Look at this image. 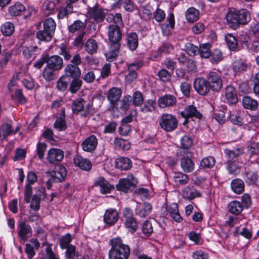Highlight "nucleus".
Instances as JSON below:
<instances>
[{"label": "nucleus", "mask_w": 259, "mask_h": 259, "mask_svg": "<svg viewBox=\"0 0 259 259\" xmlns=\"http://www.w3.org/2000/svg\"><path fill=\"white\" fill-rule=\"evenodd\" d=\"M115 145L121 149L126 150L130 149V144L127 140L121 138H116L114 140Z\"/></svg>", "instance_id": "obj_58"}, {"label": "nucleus", "mask_w": 259, "mask_h": 259, "mask_svg": "<svg viewBox=\"0 0 259 259\" xmlns=\"http://www.w3.org/2000/svg\"><path fill=\"white\" fill-rule=\"evenodd\" d=\"M64 157V152L61 149L52 148L47 154V159L50 163H56L61 161Z\"/></svg>", "instance_id": "obj_14"}, {"label": "nucleus", "mask_w": 259, "mask_h": 259, "mask_svg": "<svg viewBox=\"0 0 259 259\" xmlns=\"http://www.w3.org/2000/svg\"><path fill=\"white\" fill-rule=\"evenodd\" d=\"M111 248L109 251V259H128L130 254V247L123 243L119 237L110 241Z\"/></svg>", "instance_id": "obj_3"}, {"label": "nucleus", "mask_w": 259, "mask_h": 259, "mask_svg": "<svg viewBox=\"0 0 259 259\" xmlns=\"http://www.w3.org/2000/svg\"><path fill=\"white\" fill-rule=\"evenodd\" d=\"M177 103V98L173 95L166 94L159 98L158 104L161 108L174 106Z\"/></svg>", "instance_id": "obj_19"}, {"label": "nucleus", "mask_w": 259, "mask_h": 259, "mask_svg": "<svg viewBox=\"0 0 259 259\" xmlns=\"http://www.w3.org/2000/svg\"><path fill=\"white\" fill-rule=\"evenodd\" d=\"M167 212L176 222H180L182 221V218L179 213L177 204L172 203L167 208Z\"/></svg>", "instance_id": "obj_34"}, {"label": "nucleus", "mask_w": 259, "mask_h": 259, "mask_svg": "<svg viewBox=\"0 0 259 259\" xmlns=\"http://www.w3.org/2000/svg\"><path fill=\"white\" fill-rule=\"evenodd\" d=\"M159 124L163 131L166 132H171L177 128L178 121L175 115L171 114L164 113L160 116Z\"/></svg>", "instance_id": "obj_4"}, {"label": "nucleus", "mask_w": 259, "mask_h": 259, "mask_svg": "<svg viewBox=\"0 0 259 259\" xmlns=\"http://www.w3.org/2000/svg\"><path fill=\"white\" fill-rule=\"evenodd\" d=\"M226 169L230 175L236 176L240 172V168L233 161L227 160L226 163Z\"/></svg>", "instance_id": "obj_45"}, {"label": "nucleus", "mask_w": 259, "mask_h": 259, "mask_svg": "<svg viewBox=\"0 0 259 259\" xmlns=\"http://www.w3.org/2000/svg\"><path fill=\"white\" fill-rule=\"evenodd\" d=\"M47 66L53 70L58 71L63 67V59L58 55H53L51 57L46 56Z\"/></svg>", "instance_id": "obj_15"}, {"label": "nucleus", "mask_w": 259, "mask_h": 259, "mask_svg": "<svg viewBox=\"0 0 259 259\" xmlns=\"http://www.w3.org/2000/svg\"><path fill=\"white\" fill-rule=\"evenodd\" d=\"M152 209V206L150 203L144 202L137 205L135 212L141 218H145L151 213Z\"/></svg>", "instance_id": "obj_23"}, {"label": "nucleus", "mask_w": 259, "mask_h": 259, "mask_svg": "<svg viewBox=\"0 0 259 259\" xmlns=\"http://www.w3.org/2000/svg\"><path fill=\"white\" fill-rule=\"evenodd\" d=\"M182 117L185 119H188L191 117H195L200 119L203 115L197 109V108L193 105H189L187 106L184 111L180 113Z\"/></svg>", "instance_id": "obj_16"}, {"label": "nucleus", "mask_w": 259, "mask_h": 259, "mask_svg": "<svg viewBox=\"0 0 259 259\" xmlns=\"http://www.w3.org/2000/svg\"><path fill=\"white\" fill-rule=\"evenodd\" d=\"M117 4L123 7L127 12H133L134 10V4L131 0H119Z\"/></svg>", "instance_id": "obj_59"}, {"label": "nucleus", "mask_w": 259, "mask_h": 259, "mask_svg": "<svg viewBox=\"0 0 259 259\" xmlns=\"http://www.w3.org/2000/svg\"><path fill=\"white\" fill-rule=\"evenodd\" d=\"M248 68V65L242 60H235L233 64V70L236 75L244 73Z\"/></svg>", "instance_id": "obj_31"}, {"label": "nucleus", "mask_w": 259, "mask_h": 259, "mask_svg": "<svg viewBox=\"0 0 259 259\" xmlns=\"http://www.w3.org/2000/svg\"><path fill=\"white\" fill-rule=\"evenodd\" d=\"M167 20L168 23L163 24L161 26L162 33L165 35H168L170 34V30L164 31L165 28L167 29V27H169L171 29H172L174 28L175 18L174 14L172 13H170L167 18Z\"/></svg>", "instance_id": "obj_44"}, {"label": "nucleus", "mask_w": 259, "mask_h": 259, "mask_svg": "<svg viewBox=\"0 0 259 259\" xmlns=\"http://www.w3.org/2000/svg\"><path fill=\"white\" fill-rule=\"evenodd\" d=\"M192 139L188 136L185 135L181 139V145L182 150H186L192 145Z\"/></svg>", "instance_id": "obj_64"}, {"label": "nucleus", "mask_w": 259, "mask_h": 259, "mask_svg": "<svg viewBox=\"0 0 259 259\" xmlns=\"http://www.w3.org/2000/svg\"><path fill=\"white\" fill-rule=\"evenodd\" d=\"M85 25L83 22L77 20L68 26V30L70 33H74L85 28Z\"/></svg>", "instance_id": "obj_50"}, {"label": "nucleus", "mask_w": 259, "mask_h": 259, "mask_svg": "<svg viewBox=\"0 0 259 259\" xmlns=\"http://www.w3.org/2000/svg\"><path fill=\"white\" fill-rule=\"evenodd\" d=\"M115 166L119 169L127 170L132 167V163L128 157H121L115 160Z\"/></svg>", "instance_id": "obj_25"}, {"label": "nucleus", "mask_w": 259, "mask_h": 259, "mask_svg": "<svg viewBox=\"0 0 259 259\" xmlns=\"http://www.w3.org/2000/svg\"><path fill=\"white\" fill-rule=\"evenodd\" d=\"M121 94V90L118 88L113 87L108 91L107 98L110 103V106L108 109V110L113 111L115 108H117V102L119 100Z\"/></svg>", "instance_id": "obj_10"}, {"label": "nucleus", "mask_w": 259, "mask_h": 259, "mask_svg": "<svg viewBox=\"0 0 259 259\" xmlns=\"http://www.w3.org/2000/svg\"><path fill=\"white\" fill-rule=\"evenodd\" d=\"M215 164V159L213 157L208 156L203 158L200 162L201 166L204 168H211Z\"/></svg>", "instance_id": "obj_60"}, {"label": "nucleus", "mask_w": 259, "mask_h": 259, "mask_svg": "<svg viewBox=\"0 0 259 259\" xmlns=\"http://www.w3.org/2000/svg\"><path fill=\"white\" fill-rule=\"evenodd\" d=\"M65 75L68 76L69 78H79L81 74L80 70L77 65H73V64H68L65 69Z\"/></svg>", "instance_id": "obj_28"}, {"label": "nucleus", "mask_w": 259, "mask_h": 259, "mask_svg": "<svg viewBox=\"0 0 259 259\" xmlns=\"http://www.w3.org/2000/svg\"><path fill=\"white\" fill-rule=\"evenodd\" d=\"M244 149L242 147H238L234 148L233 149L224 150V153L226 157L227 160L234 161L240 155L243 153Z\"/></svg>", "instance_id": "obj_24"}, {"label": "nucleus", "mask_w": 259, "mask_h": 259, "mask_svg": "<svg viewBox=\"0 0 259 259\" xmlns=\"http://www.w3.org/2000/svg\"><path fill=\"white\" fill-rule=\"evenodd\" d=\"M59 54L63 56L66 60H69L71 58V49L64 44H61L59 46Z\"/></svg>", "instance_id": "obj_55"}, {"label": "nucleus", "mask_w": 259, "mask_h": 259, "mask_svg": "<svg viewBox=\"0 0 259 259\" xmlns=\"http://www.w3.org/2000/svg\"><path fill=\"white\" fill-rule=\"evenodd\" d=\"M82 81L79 78H73L70 84L69 90L71 93H75L78 91L81 85Z\"/></svg>", "instance_id": "obj_62"}, {"label": "nucleus", "mask_w": 259, "mask_h": 259, "mask_svg": "<svg viewBox=\"0 0 259 259\" xmlns=\"http://www.w3.org/2000/svg\"><path fill=\"white\" fill-rule=\"evenodd\" d=\"M229 211L235 215L239 214L243 209V204L238 201H231L228 205Z\"/></svg>", "instance_id": "obj_33"}, {"label": "nucleus", "mask_w": 259, "mask_h": 259, "mask_svg": "<svg viewBox=\"0 0 259 259\" xmlns=\"http://www.w3.org/2000/svg\"><path fill=\"white\" fill-rule=\"evenodd\" d=\"M107 35L111 46L106 57L108 60L113 61L118 56L121 47L122 33L120 27L117 25H109Z\"/></svg>", "instance_id": "obj_2"}, {"label": "nucleus", "mask_w": 259, "mask_h": 259, "mask_svg": "<svg viewBox=\"0 0 259 259\" xmlns=\"http://www.w3.org/2000/svg\"><path fill=\"white\" fill-rule=\"evenodd\" d=\"M98 145V139L94 135H91L86 138L81 144V147L84 151L91 152L95 150Z\"/></svg>", "instance_id": "obj_18"}, {"label": "nucleus", "mask_w": 259, "mask_h": 259, "mask_svg": "<svg viewBox=\"0 0 259 259\" xmlns=\"http://www.w3.org/2000/svg\"><path fill=\"white\" fill-rule=\"evenodd\" d=\"M133 118L131 115L126 116L122 119V122L124 123L125 124H123L119 128V132L120 134L122 135H126L128 134L129 131V127L126 124L127 123L131 122Z\"/></svg>", "instance_id": "obj_56"}, {"label": "nucleus", "mask_w": 259, "mask_h": 259, "mask_svg": "<svg viewBox=\"0 0 259 259\" xmlns=\"http://www.w3.org/2000/svg\"><path fill=\"white\" fill-rule=\"evenodd\" d=\"M56 70H53L52 68L46 66L44 68L42 76L47 81H51L55 79L56 77Z\"/></svg>", "instance_id": "obj_53"}, {"label": "nucleus", "mask_w": 259, "mask_h": 259, "mask_svg": "<svg viewBox=\"0 0 259 259\" xmlns=\"http://www.w3.org/2000/svg\"><path fill=\"white\" fill-rule=\"evenodd\" d=\"M178 156L182 157L180 165L182 169L185 172H191L194 169V163L189 157L190 154L188 150H180L177 153Z\"/></svg>", "instance_id": "obj_8"}, {"label": "nucleus", "mask_w": 259, "mask_h": 259, "mask_svg": "<svg viewBox=\"0 0 259 259\" xmlns=\"http://www.w3.org/2000/svg\"><path fill=\"white\" fill-rule=\"evenodd\" d=\"M47 174L50 178L46 182V185L50 189L53 183L61 182L65 179L66 170L63 166L58 165L55 170L48 171Z\"/></svg>", "instance_id": "obj_5"}, {"label": "nucleus", "mask_w": 259, "mask_h": 259, "mask_svg": "<svg viewBox=\"0 0 259 259\" xmlns=\"http://www.w3.org/2000/svg\"><path fill=\"white\" fill-rule=\"evenodd\" d=\"M182 196L184 198L191 200L196 197L201 196V194L192 187H187L182 191Z\"/></svg>", "instance_id": "obj_30"}, {"label": "nucleus", "mask_w": 259, "mask_h": 259, "mask_svg": "<svg viewBox=\"0 0 259 259\" xmlns=\"http://www.w3.org/2000/svg\"><path fill=\"white\" fill-rule=\"evenodd\" d=\"M18 233L21 239L24 241L27 237L31 236V227L24 221L19 222L18 225Z\"/></svg>", "instance_id": "obj_21"}, {"label": "nucleus", "mask_w": 259, "mask_h": 259, "mask_svg": "<svg viewBox=\"0 0 259 259\" xmlns=\"http://www.w3.org/2000/svg\"><path fill=\"white\" fill-rule=\"evenodd\" d=\"M137 184V180L131 174L128 175L125 178L120 179L116 187L119 191L127 192L131 187H135Z\"/></svg>", "instance_id": "obj_11"}, {"label": "nucleus", "mask_w": 259, "mask_h": 259, "mask_svg": "<svg viewBox=\"0 0 259 259\" xmlns=\"http://www.w3.org/2000/svg\"><path fill=\"white\" fill-rule=\"evenodd\" d=\"M70 81V78L68 76H62L58 80L57 88L60 91H65Z\"/></svg>", "instance_id": "obj_46"}, {"label": "nucleus", "mask_w": 259, "mask_h": 259, "mask_svg": "<svg viewBox=\"0 0 259 259\" xmlns=\"http://www.w3.org/2000/svg\"><path fill=\"white\" fill-rule=\"evenodd\" d=\"M211 90L214 92H220L223 88V80L221 75L217 72L211 71L208 73L206 79Z\"/></svg>", "instance_id": "obj_7"}, {"label": "nucleus", "mask_w": 259, "mask_h": 259, "mask_svg": "<svg viewBox=\"0 0 259 259\" xmlns=\"http://www.w3.org/2000/svg\"><path fill=\"white\" fill-rule=\"evenodd\" d=\"M94 186L100 188V191L103 194L109 193L114 189V186L109 183L103 177H100L94 181Z\"/></svg>", "instance_id": "obj_17"}, {"label": "nucleus", "mask_w": 259, "mask_h": 259, "mask_svg": "<svg viewBox=\"0 0 259 259\" xmlns=\"http://www.w3.org/2000/svg\"><path fill=\"white\" fill-rule=\"evenodd\" d=\"M210 61L212 64H218L223 60V54L221 50L219 49L213 50L212 52H211Z\"/></svg>", "instance_id": "obj_51"}, {"label": "nucleus", "mask_w": 259, "mask_h": 259, "mask_svg": "<svg viewBox=\"0 0 259 259\" xmlns=\"http://www.w3.org/2000/svg\"><path fill=\"white\" fill-rule=\"evenodd\" d=\"M56 24L52 18H48L44 23V29L49 31L54 35Z\"/></svg>", "instance_id": "obj_54"}, {"label": "nucleus", "mask_w": 259, "mask_h": 259, "mask_svg": "<svg viewBox=\"0 0 259 259\" xmlns=\"http://www.w3.org/2000/svg\"><path fill=\"white\" fill-rule=\"evenodd\" d=\"M225 17L228 26L235 30L241 25L247 24L251 19V15L249 11L245 9L239 10L229 9Z\"/></svg>", "instance_id": "obj_1"}, {"label": "nucleus", "mask_w": 259, "mask_h": 259, "mask_svg": "<svg viewBox=\"0 0 259 259\" xmlns=\"http://www.w3.org/2000/svg\"><path fill=\"white\" fill-rule=\"evenodd\" d=\"M37 46H29L23 48L22 54L25 58L29 59L33 56L37 50Z\"/></svg>", "instance_id": "obj_57"}, {"label": "nucleus", "mask_w": 259, "mask_h": 259, "mask_svg": "<svg viewBox=\"0 0 259 259\" xmlns=\"http://www.w3.org/2000/svg\"><path fill=\"white\" fill-rule=\"evenodd\" d=\"M71 241V235L69 233L66 234L65 235L63 236L60 239V245L62 249H65L69 247L71 244H69Z\"/></svg>", "instance_id": "obj_63"}, {"label": "nucleus", "mask_w": 259, "mask_h": 259, "mask_svg": "<svg viewBox=\"0 0 259 259\" xmlns=\"http://www.w3.org/2000/svg\"><path fill=\"white\" fill-rule=\"evenodd\" d=\"M225 39L227 46L231 51H235L238 47V40L235 36L231 33L225 35Z\"/></svg>", "instance_id": "obj_42"}, {"label": "nucleus", "mask_w": 259, "mask_h": 259, "mask_svg": "<svg viewBox=\"0 0 259 259\" xmlns=\"http://www.w3.org/2000/svg\"><path fill=\"white\" fill-rule=\"evenodd\" d=\"M243 106L245 108L255 110L258 107V103L255 100L249 96L243 97L242 100Z\"/></svg>", "instance_id": "obj_43"}, {"label": "nucleus", "mask_w": 259, "mask_h": 259, "mask_svg": "<svg viewBox=\"0 0 259 259\" xmlns=\"http://www.w3.org/2000/svg\"><path fill=\"white\" fill-rule=\"evenodd\" d=\"M122 213L124 218L125 228L132 233L136 232L138 228V224L134 217L132 210L130 208L125 207L123 208Z\"/></svg>", "instance_id": "obj_6"}, {"label": "nucleus", "mask_w": 259, "mask_h": 259, "mask_svg": "<svg viewBox=\"0 0 259 259\" xmlns=\"http://www.w3.org/2000/svg\"><path fill=\"white\" fill-rule=\"evenodd\" d=\"M173 179L177 185H184L189 181V177L182 172H175Z\"/></svg>", "instance_id": "obj_41"}, {"label": "nucleus", "mask_w": 259, "mask_h": 259, "mask_svg": "<svg viewBox=\"0 0 259 259\" xmlns=\"http://www.w3.org/2000/svg\"><path fill=\"white\" fill-rule=\"evenodd\" d=\"M88 14L91 19L97 22L102 21L105 17V13L101 9L98 8H90L88 10Z\"/></svg>", "instance_id": "obj_27"}, {"label": "nucleus", "mask_w": 259, "mask_h": 259, "mask_svg": "<svg viewBox=\"0 0 259 259\" xmlns=\"http://www.w3.org/2000/svg\"><path fill=\"white\" fill-rule=\"evenodd\" d=\"M45 189L44 188L40 187L38 188V192L33 195L32 197V200L30 202V208L37 211L40 208V197L45 195Z\"/></svg>", "instance_id": "obj_20"}, {"label": "nucleus", "mask_w": 259, "mask_h": 259, "mask_svg": "<svg viewBox=\"0 0 259 259\" xmlns=\"http://www.w3.org/2000/svg\"><path fill=\"white\" fill-rule=\"evenodd\" d=\"M55 4L53 1L46 0L42 5V9L46 15H50L55 9Z\"/></svg>", "instance_id": "obj_52"}, {"label": "nucleus", "mask_w": 259, "mask_h": 259, "mask_svg": "<svg viewBox=\"0 0 259 259\" xmlns=\"http://www.w3.org/2000/svg\"><path fill=\"white\" fill-rule=\"evenodd\" d=\"M36 35L37 39L39 40L49 41L51 40L53 34L44 29L42 30L38 31L36 32Z\"/></svg>", "instance_id": "obj_49"}, {"label": "nucleus", "mask_w": 259, "mask_h": 259, "mask_svg": "<svg viewBox=\"0 0 259 259\" xmlns=\"http://www.w3.org/2000/svg\"><path fill=\"white\" fill-rule=\"evenodd\" d=\"M126 44L130 50L135 51L138 46V36L136 33L131 32L126 37Z\"/></svg>", "instance_id": "obj_32"}, {"label": "nucleus", "mask_w": 259, "mask_h": 259, "mask_svg": "<svg viewBox=\"0 0 259 259\" xmlns=\"http://www.w3.org/2000/svg\"><path fill=\"white\" fill-rule=\"evenodd\" d=\"M72 109L74 113L84 111L82 115L86 116L91 113L92 107L89 103L86 104V102L83 99L79 98L73 101Z\"/></svg>", "instance_id": "obj_9"}, {"label": "nucleus", "mask_w": 259, "mask_h": 259, "mask_svg": "<svg viewBox=\"0 0 259 259\" xmlns=\"http://www.w3.org/2000/svg\"><path fill=\"white\" fill-rule=\"evenodd\" d=\"M225 96L228 103L230 104H235L238 101L236 90L232 85H228L226 88Z\"/></svg>", "instance_id": "obj_29"}, {"label": "nucleus", "mask_w": 259, "mask_h": 259, "mask_svg": "<svg viewBox=\"0 0 259 259\" xmlns=\"http://www.w3.org/2000/svg\"><path fill=\"white\" fill-rule=\"evenodd\" d=\"M155 102L149 100L145 102L144 105L141 108V111L144 113L152 112L155 110Z\"/></svg>", "instance_id": "obj_61"}, {"label": "nucleus", "mask_w": 259, "mask_h": 259, "mask_svg": "<svg viewBox=\"0 0 259 259\" xmlns=\"http://www.w3.org/2000/svg\"><path fill=\"white\" fill-rule=\"evenodd\" d=\"M106 20L108 22L111 23L113 22L114 24L110 25H117L120 27V26L123 25L122 21V15L120 13H116L115 14L110 13L107 16Z\"/></svg>", "instance_id": "obj_36"}, {"label": "nucleus", "mask_w": 259, "mask_h": 259, "mask_svg": "<svg viewBox=\"0 0 259 259\" xmlns=\"http://www.w3.org/2000/svg\"><path fill=\"white\" fill-rule=\"evenodd\" d=\"M73 12V6L70 4H67L66 7L61 8L58 12L57 16L59 19L66 17L68 14Z\"/></svg>", "instance_id": "obj_47"}, {"label": "nucleus", "mask_w": 259, "mask_h": 259, "mask_svg": "<svg viewBox=\"0 0 259 259\" xmlns=\"http://www.w3.org/2000/svg\"><path fill=\"white\" fill-rule=\"evenodd\" d=\"M193 84L196 92L201 96L207 95L211 90L208 82L204 78L199 77L195 79Z\"/></svg>", "instance_id": "obj_12"}, {"label": "nucleus", "mask_w": 259, "mask_h": 259, "mask_svg": "<svg viewBox=\"0 0 259 259\" xmlns=\"http://www.w3.org/2000/svg\"><path fill=\"white\" fill-rule=\"evenodd\" d=\"M211 45L209 43L200 44L198 48V53L202 58L207 59L211 55Z\"/></svg>", "instance_id": "obj_38"}, {"label": "nucleus", "mask_w": 259, "mask_h": 259, "mask_svg": "<svg viewBox=\"0 0 259 259\" xmlns=\"http://www.w3.org/2000/svg\"><path fill=\"white\" fill-rule=\"evenodd\" d=\"M25 10V6L21 3L17 2L9 8V13L12 16L21 15V13Z\"/></svg>", "instance_id": "obj_40"}, {"label": "nucleus", "mask_w": 259, "mask_h": 259, "mask_svg": "<svg viewBox=\"0 0 259 259\" xmlns=\"http://www.w3.org/2000/svg\"><path fill=\"white\" fill-rule=\"evenodd\" d=\"M231 187L232 191L238 194L243 193L244 191V182L240 179H235L232 181Z\"/></svg>", "instance_id": "obj_35"}, {"label": "nucleus", "mask_w": 259, "mask_h": 259, "mask_svg": "<svg viewBox=\"0 0 259 259\" xmlns=\"http://www.w3.org/2000/svg\"><path fill=\"white\" fill-rule=\"evenodd\" d=\"M73 161L74 164L82 170L89 171L92 168V164L91 161L80 155L75 156L73 159Z\"/></svg>", "instance_id": "obj_22"}, {"label": "nucleus", "mask_w": 259, "mask_h": 259, "mask_svg": "<svg viewBox=\"0 0 259 259\" xmlns=\"http://www.w3.org/2000/svg\"><path fill=\"white\" fill-rule=\"evenodd\" d=\"M187 20L191 23L196 21L199 18V11L193 7L189 8L185 13Z\"/></svg>", "instance_id": "obj_37"}, {"label": "nucleus", "mask_w": 259, "mask_h": 259, "mask_svg": "<svg viewBox=\"0 0 259 259\" xmlns=\"http://www.w3.org/2000/svg\"><path fill=\"white\" fill-rule=\"evenodd\" d=\"M85 51L89 54L92 55L97 53L98 45L96 40L93 38L89 39L84 45Z\"/></svg>", "instance_id": "obj_39"}, {"label": "nucleus", "mask_w": 259, "mask_h": 259, "mask_svg": "<svg viewBox=\"0 0 259 259\" xmlns=\"http://www.w3.org/2000/svg\"><path fill=\"white\" fill-rule=\"evenodd\" d=\"M1 31L3 35L10 36L14 31V26L12 23L6 22L1 26Z\"/></svg>", "instance_id": "obj_48"}, {"label": "nucleus", "mask_w": 259, "mask_h": 259, "mask_svg": "<svg viewBox=\"0 0 259 259\" xmlns=\"http://www.w3.org/2000/svg\"><path fill=\"white\" fill-rule=\"evenodd\" d=\"M142 65V63L140 62L132 63L128 65V70L129 72L126 75V79L127 81L132 82L137 78V74L136 70L140 68Z\"/></svg>", "instance_id": "obj_26"}, {"label": "nucleus", "mask_w": 259, "mask_h": 259, "mask_svg": "<svg viewBox=\"0 0 259 259\" xmlns=\"http://www.w3.org/2000/svg\"><path fill=\"white\" fill-rule=\"evenodd\" d=\"M119 214L117 210L113 208H109L105 210L104 217V222L110 226L114 225L118 220Z\"/></svg>", "instance_id": "obj_13"}]
</instances>
